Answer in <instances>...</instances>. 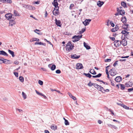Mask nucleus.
<instances>
[{
    "mask_svg": "<svg viewBox=\"0 0 133 133\" xmlns=\"http://www.w3.org/2000/svg\"><path fill=\"white\" fill-rule=\"evenodd\" d=\"M111 61V59H107L105 60V62H110Z\"/></svg>",
    "mask_w": 133,
    "mask_h": 133,
    "instance_id": "603ef678",
    "label": "nucleus"
},
{
    "mask_svg": "<svg viewBox=\"0 0 133 133\" xmlns=\"http://www.w3.org/2000/svg\"><path fill=\"white\" fill-rule=\"evenodd\" d=\"M114 45L116 47L120 46L121 44V41L116 40L114 42Z\"/></svg>",
    "mask_w": 133,
    "mask_h": 133,
    "instance_id": "39448f33",
    "label": "nucleus"
},
{
    "mask_svg": "<svg viewBox=\"0 0 133 133\" xmlns=\"http://www.w3.org/2000/svg\"><path fill=\"white\" fill-rule=\"evenodd\" d=\"M94 86L95 88H97L99 91L102 92L103 90H104V88L103 87L95 83L94 85Z\"/></svg>",
    "mask_w": 133,
    "mask_h": 133,
    "instance_id": "7ed1b4c3",
    "label": "nucleus"
},
{
    "mask_svg": "<svg viewBox=\"0 0 133 133\" xmlns=\"http://www.w3.org/2000/svg\"><path fill=\"white\" fill-rule=\"evenodd\" d=\"M56 72L57 74H59L61 73V71L59 70H57L56 71Z\"/></svg>",
    "mask_w": 133,
    "mask_h": 133,
    "instance_id": "37998d69",
    "label": "nucleus"
},
{
    "mask_svg": "<svg viewBox=\"0 0 133 133\" xmlns=\"http://www.w3.org/2000/svg\"><path fill=\"white\" fill-rule=\"evenodd\" d=\"M110 81H111V85H112V86H114L115 85V84H114V83L112 82L111 80H110Z\"/></svg>",
    "mask_w": 133,
    "mask_h": 133,
    "instance_id": "69168bd1",
    "label": "nucleus"
},
{
    "mask_svg": "<svg viewBox=\"0 0 133 133\" xmlns=\"http://www.w3.org/2000/svg\"><path fill=\"white\" fill-rule=\"evenodd\" d=\"M47 15H48V14H47V11H46L45 12V17H47Z\"/></svg>",
    "mask_w": 133,
    "mask_h": 133,
    "instance_id": "774afa93",
    "label": "nucleus"
},
{
    "mask_svg": "<svg viewBox=\"0 0 133 133\" xmlns=\"http://www.w3.org/2000/svg\"><path fill=\"white\" fill-rule=\"evenodd\" d=\"M58 8L59 7H58L57 10H55V11H53V13L55 16H57L59 14L58 12Z\"/></svg>",
    "mask_w": 133,
    "mask_h": 133,
    "instance_id": "4468645a",
    "label": "nucleus"
},
{
    "mask_svg": "<svg viewBox=\"0 0 133 133\" xmlns=\"http://www.w3.org/2000/svg\"><path fill=\"white\" fill-rule=\"evenodd\" d=\"M12 62L10 60L3 59V61H2V63H4L5 64H11L12 63Z\"/></svg>",
    "mask_w": 133,
    "mask_h": 133,
    "instance_id": "0eeeda50",
    "label": "nucleus"
},
{
    "mask_svg": "<svg viewBox=\"0 0 133 133\" xmlns=\"http://www.w3.org/2000/svg\"><path fill=\"white\" fill-rule=\"evenodd\" d=\"M36 31H40V30H38V29H36L35 30H34V31L36 33L38 34V33L37 32H36Z\"/></svg>",
    "mask_w": 133,
    "mask_h": 133,
    "instance_id": "680f3d73",
    "label": "nucleus"
},
{
    "mask_svg": "<svg viewBox=\"0 0 133 133\" xmlns=\"http://www.w3.org/2000/svg\"><path fill=\"white\" fill-rule=\"evenodd\" d=\"M123 108L127 109H129V107L125 105L123 106Z\"/></svg>",
    "mask_w": 133,
    "mask_h": 133,
    "instance_id": "8fccbe9b",
    "label": "nucleus"
},
{
    "mask_svg": "<svg viewBox=\"0 0 133 133\" xmlns=\"http://www.w3.org/2000/svg\"><path fill=\"white\" fill-rule=\"evenodd\" d=\"M52 4L54 6H57V7H58V4L57 2V0H54L53 3H52Z\"/></svg>",
    "mask_w": 133,
    "mask_h": 133,
    "instance_id": "412c9836",
    "label": "nucleus"
},
{
    "mask_svg": "<svg viewBox=\"0 0 133 133\" xmlns=\"http://www.w3.org/2000/svg\"><path fill=\"white\" fill-rule=\"evenodd\" d=\"M84 75L85 76L88 77L89 78H90L92 76V75L89 73L88 74L84 73Z\"/></svg>",
    "mask_w": 133,
    "mask_h": 133,
    "instance_id": "bb28decb",
    "label": "nucleus"
},
{
    "mask_svg": "<svg viewBox=\"0 0 133 133\" xmlns=\"http://www.w3.org/2000/svg\"><path fill=\"white\" fill-rule=\"evenodd\" d=\"M91 72H92V74L93 75H96V72H95L94 69H91Z\"/></svg>",
    "mask_w": 133,
    "mask_h": 133,
    "instance_id": "e433bc0d",
    "label": "nucleus"
},
{
    "mask_svg": "<svg viewBox=\"0 0 133 133\" xmlns=\"http://www.w3.org/2000/svg\"><path fill=\"white\" fill-rule=\"evenodd\" d=\"M125 84L127 87H131L132 86V82H129L128 83H127Z\"/></svg>",
    "mask_w": 133,
    "mask_h": 133,
    "instance_id": "b1692460",
    "label": "nucleus"
},
{
    "mask_svg": "<svg viewBox=\"0 0 133 133\" xmlns=\"http://www.w3.org/2000/svg\"><path fill=\"white\" fill-rule=\"evenodd\" d=\"M51 129L53 130H55V129H56L57 127L56 126L55 127L54 125H51Z\"/></svg>",
    "mask_w": 133,
    "mask_h": 133,
    "instance_id": "c9c22d12",
    "label": "nucleus"
},
{
    "mask_svg": "<svg viewBox=\"0 0 133 133\" xmlns=\"http://www.w3.org/2000/svg\"><path fill=\"white\" fill-rule=\"evenodd\" d=\"M4 2L7 3H11L12 2V1L11 0H3Z\"/></svg>",
    "mask_w": 133,
    "mask_h": 133,
    "instance_id": "c85d7f7f",
    "label": "nucleus"
},
{
    "mask_svg": "<svg viewBox=\"0 0 133 133\" xmlns=\"http://www.w3.org/2000/svg\"><path fill=\"white\" fill-rule=\"evenodd\" d=\"M129 32H127L125 30H122L121 32V33L122 34H124V33H127L128 34L129 33Z\"/></svg>",
    "mask_w": 133,
    "mask_h": 133,
    "instance_id": "4c0bfd02",
    "label": "nucleus"
},
{
    "mask_svg": "<svg viewBox=\"0 0 133 133\" xmlns=\"http://www.w3.org/2000/svg\"><path fill=\"white\" fill-rule=\"evenodd\" d=\"M8 51L9 52V53L13 57H14V56H15V55L14 54V52L13 51H11L9 49L8 50Z\"/></svg>",
    "mask_w": 133,
    "mask_h": 133,
    "instance_id": "5701e85b",
    "label": "nucleus"
},
{
    "mask_svg": "<svg viewBox=\"0 0 133 133\" xmlns=\"http://www.w3.org/2000/svg\"><path fill=\"white\" fill-rule=\"evenodd\" d=\"M35 92L37 94L40 96H41L42 94V93L39 92H38L37 90H35Z\"/></svg>",
    "mask_w": 133,
    "mask_h": 133,
    "instance_id": "58836bf2",
    "label": "nucleus"
},
{
    "mask_svg": "<svg viewBox=\"0 0 133 133\" xmlns=\"http://www.w3.org/2000/svg\"><path fill=\"white\" fill-rule=\"evenodd\" d=\"M98 122L99 124H101V123H102V122L100 120H98Z\"/></svg>",
    "mask_w": 133,
    "mask_h": 133,
    "instance_id": "0e129e2a",
    "label": "nucleus"
},
{
    "mask_svg": "<svg viewBox=\"0 0 133 133\" xmlns=\"http://www.w3.org/2000/svg\"><path fill=\"white\" fill-rule=\"evenodd\" d=\"M121 44L123 46H126L127 44V41L124 38H123L122 41H121Z\"/></svg>",
    "mask_w": 133,
    "mask_h": 133,
    "instance_id": "ddd939ff",
    "label": "nucleus"
},
{
    "mask_svg": "<svg viewBox=\"0 0 133 133\" xmlns=\"http://www.w3.org/2000/svg\"><path fill=\"white\" fill-rule=\"evenodd\" d=\"M38 83L40 84L41 85H42L43 84V82L42 81L39 80L38 81Z\"/></svg>",
    "mask_w": 133,
    "mask_h": 133,
    "instance_id": "ea45409f",
    "label": "nucleus"
},
{
    "mask_svg": "<svg viewBox=\"0 0 133 133\" xmlns=\"http://www.w3.org/2000/svg\"><path fill=\"white\" fill-rule=\"evenodd\" d=\"M103 4L104 2H103L99 1L97 3V5L99 7H101Z\"/></svg>",
    "mask_w": 133,
    "mask_h": 133,
    "instance_id": "6ab92c4d",
    "label": "nucleus"
},
{
    "mask_svg": "<svg viewBox=\"0 0 133 133\" xmlns=\"http://www.w3.org/2000/svg\"><path fill=\"white\" fill-rule=\"evenodd\" d=\"M14 63L16 64L17 65L19 63V62L17 61H14Z\"/></svg>",
    "mask_w": 133,
    "mask_h": 133,
    "instance_id": "09e8293b",
    "label": "nucleus"
},
{
    "mask_svg": "<svg viewBox=\"0 0 133 133\" xmlns=\"http://www.w3.org/2000/svg\"><path fill=\"white\" fill-rule=\"evenodd\" d=\"M84 46L87 49H90V47L85 42H84Z\"/></svg>",
    "mask_w": 133,
    "mask_h": 133,
    "instance_id": "a211bd4d",
    "label": "nucleus"
},
{
    "mask_svg": "<svg viewBox=\"0 0 133 133\" xmlns=\"http://www.w3.org/2000/svg\"><path fill=\"white\" fill-rule=\"evenodd\" d=\"M74 47L73 43L72 44V42L71 41H69L67 44L66 46V50L68 51H70L71 50H72Z\"/></svg>",
    "mask_w": 133,
    "mask_h": 133,
    "instance_id": "f257e3e1",
    "label": "nucleus"
},
{
    "mask_svg": "<svg viewBox=\"0 0 133 133\" xmlns=\"http://www.w3.org/2000/svg\"><path fill=\"white\" fill-rule=\"evenodd\" d=\"M104 90H103L102 92L103 93H104L105 92H109V90L108 89H106L105 90H104Z\"/></svg>",
    "mask_w": 133,
    "mask_h": 133,
    "instance_id": "79ce46f5",
    "label": "nucleus"
},
{
    "mask_svg": "<svg viewBox=\"0 0 133 133\" xmlns=\"http://www.w3.org/2000/svg\"><path fill=\"white\" fill-rule=\"evenodd\" d=\"M0 55H2L6 56H8V55L3 50L0 51Z\"/></svg>",
    "mask_w": 133,
    "mask_h": 133,
    "instance_id": "2eb2a0df",
    "label": "nucleus"
},
{
    "mask_svg": "<svg viewBox=\"0 0 133 133\" xmlns=\"http://www.w3.org/2000/svg\"><path fill=\"white\" fill-rule=\"evenodd\" d=\"M107 125L108 126V127H110L113 128L115 129H116L117 128L115 126V125L110 124H107Z\"/></svg>",
    "mask_w": 133,
    "mask_h": 133,
    "instance_id": "a878e982",
    "label": "nucleus"
},
{
    "mask_svg": "<svg viewBox=\"0 0 133 133\" xmlns=\"http://www.w3.org/2000/svg\"><path fill=\"white\" fill-rule=\"evenodd\" d=\"M16 110L17 111H19V112H22L23 111V110H22L18 108L16 109Z\"/></svg>",
    "mask_w": 133,
    "mask_h": 133,
    "instance_id": "49530a36",
    "label": "nucleus"
},
{
    "mask_svg": "<svg viewBox=\"0 0 133 133\" xmlns=\"http://www.w3.org/2000/svg\"><path fill=\"white\" fill-rule=\"evenodd\" d=\"M109 38L112 41H114L115 40V38L114 37H109Z\"/></svg>",
    "mask_w": 133,
    "mask_h": 133,
    "instance_id": "5fc2aeb1",
    "label": "nucleus"
},
{
    "mask_svg": "<svg viewBox=\"0 0 133 133\" xmlns=\"http://www.w3.org/2000/svg\"><path fill=\"white\" fill-rule=\"evenodd\" d=\"M19 80L20 81L23 82L24 81V78L22 76H20L19 78Z\"/></svg>",
    "mask_w": 133,
    "mask_h": 133,
    "instance_id": "72a5a7b5",
    "label": "nucleus"
},
{
    "mask_svg": "<svg viewBox=\"0 0 133 133\" xmlns=\"http://www.w3.org/2000/svg\"><path fill=\"white\" fill-rule=\"evenodd\" d=\"M55 21L56 22V25H57L58 26H61V22L59 20H57V19L56 18L55 19Z\"/></svg>",
    "mask_w": 133,
    "mask_h": 133,
    "instance_id": "dca6fc26",
    "label": "nucleus"
},
{
    "mask_svg": "<svg viewBox=\"0 0 133 133\" xmlns=\"http://www.w3.org/2000/svg\"><path fill=\"white\" fill-rule=\"evenodd\" d=\"M85 29H82L81 32V31H80V33H82L83 32H84V31H85Z\"/></svg>",
    "mask_w": 133,
    "mask_h": 133,
    "instance_id": "6e6d98bb",
    "label": "nucleus"
},
{
    "mask_svg": "<svg viewBox=\"0 0 133 133\" xmlns=\"http://www.w3.org/2000/svg\"><path fill=\"white\" fill-rule=\"evenodd\" d=\"M14 14L15 16H19V14L17 11L16 10H14Z\"/></svg>",
    "mask_w": 133,
    "mask_h": 133,
    "instance_id": "cd10ccee",
    "label": "nucleus"
},
{
    "mask_svg": "<svg viewBox=\"0 0 133 133\" xmlns=\"http://www.w3.org/2000/svg\"><path fill=\"white\" fill-rule=\"evenodd\" d=\"M116 31V29H115V28H113L111 30V31L112 32H115V31Z\"/></svg>",
    "mask_w": 133,
    "mask_h": 133,
    "instance_id": "bf43d9fd",
    "label": "nucleus"
},
{
    "mask_svg": "<svg viewBox=\"0 0 133 133\" xmlns=\"http://www.w3.org/2000/svg\"><path fill=\"white\" fill-rule=\"evenodd\" d=\"M132 90H133V87L128 89V91L129 92H131Z\"/></svg>",
    "mask_w": 133,
    "mask_h": 133,
    "instance_id": "de8ad7c7",
    "label": "nucleus"
},
{
    "mask_svg": "<svg viewBox=\"0 0 133 133\" xmlns=\"http://www.w3.org/2000/svg\"><path fill=\"white\" fill-rule=\"evenodd\" d=\"M71 57L73 59H78L80 57V56H77L76 55H71Z\"/></svg>",
    "mask_w": 133,
    "mask_h": 133,
    "instance_id": "f3484780",
    "label": "nucleus"
},
{
    "mask_svg": "<svg viewBox=\"0 0 133 133\" xmlns=\"http://www.w3.org/2000/svg\"><path fill=\"white\" fill-rule=\"evenodd\" d=\"M22 94L23 97L24 99H25L26 98V94L24 92H22Z\"/></svg>",
    "mask_w": 133,
    "mask_h": 133,
    "instance_id": "2f4dec72",
    "label": "nucleus"
},
{
    "mask_svg": "<svg viewBox=\"0 0 133 133\" xmlns=\"http://www.w3.org/2000/svg\"><path fill=\"white\" fill-rule=\"evenodd\" d=\"M121 87V88L122 90H124L125 88L124 85L123 84H120Z\"/></svg>",
    "mask_w": 133,
    "mask_h": 133,
    "instance_id": "473e14b6",
    "label": "nucleus"
},
{
    "mask_svg": "<svg viewBox=\"0 0 133 133\" xmlns=\"http://www.w3.org/2000/svg\"><path fill=\"white\" fill-rule=\"evenodd\" d=\"M110 24L113 27H114L115 26L114 24L113 23L112 21H111L110 22Z\"/></svg>",
    "mask_w": 133,
    "mask_h": 133,
    "instance_id": "c03bdc74",
    "label": "nucleus"
},
{
    "mask_svg": "<svg viewBox=\"0 0 133 133\" xmlns=\"http://www.w3.org/2000/svg\"><path fill=\"white\" fill-rule=\"evenodd\" d=\"M91 21V20L90 19H86L83 22V23L85 26H86L89 24V22Z\"/></svg>",
    "mask_w": 133,
    "mask_h": 133,
    "instance_id": "1a4fd4ad",
    "label": "nucleus"
},
{
    "mask_svg": "<svg viewBox=\"0 0 133 133\" xmlns=\"http://www.w3.org/2000/svg\"><path fill=\"white\" fill-rule=\"evenodd\" d=\"M64 123L65 125H68L69 124V123L67 120H65Z\"/></svg>",
    "mask_w": 133,
    "mask_h": 133,
    "instance_id": "f704fd0d",
    "label": "nucleus"
},
{
    "mask_svg": "<svg viewBox=\"0 0 133 133\" xmlns=\"http://www.w3.org/2000/svg\"><path fill=\"white\" fill-rule=\"evenodd\" d=\"M129 35V34H123V35L122 36V39H123V37L124 38H127L128 39V36Z\"/></svg>",
    "mask_w": 133,
    "mask_h": 133,
    "instance_id": "4be33fe9",
    "label": "nucleus"
},
{
    "mask_svg": "<svg viewBox=\"0 0 133 133\" xmlns=\"http://www.w3.org/2000/svg\"><path fill=\"white\" fill-rule=\"evenodd\" d=\"M82 35L80 36H74L72 37V39L73 40L72 41L74 42L78 41L82 38Z\"/></svg>",
    "mask_w": 133,
    "mask_h": 133,
    "instance_id": "f03ea898",
    "label": "nucleus"
},
{
    "mask_svg": "<svg viewBox=\"0 0 133 133\" xmlns=\"http://www.w3.org/2000/svg\"><path fill=\"white\" fill-rule=\"evenodd\" d=\"M97 77H100L102 75V74L100 73L98 75H96Z\"/></svg>",
    "mask_w": 133,
    "mask_h": 133,
    "instance_id": "4d7b16f0",
    "label": "nucleus"
},
{
    "mask_svg": "<svg viewBox=\"0 0 133 133\" xmlns=\"http://www.w3.org/2000/svg\"><path fill=\"white\" fill-rule=\"evenodd\" d=\"M37 39V38H33L32 39V41H36Z\"/></svg>",
    "mask_w": 133,
    "mask_h": 133,
    "instance_id": "052dcab7",
    "label": "nucleus"
},
{
    "mask_svg": "<svg viewBox=\"0 0 133 133\" xmlns=\"http://www.w3.org/2000/svg\"><path fill=\"white\" fill-rule=\"evenodd\" d=\"M5 17L7 19L9 20L10 19L12 18L11 19L12 21H13L14 20V19L13 18H12V14L10 13H8L6 14L5 15Z\"/></svg>",
    "mask_w": 133,
    "mask_h": 133,
    "instance_id": "20e7f679",
    "label": "nucleus"
},
{
    "mask_svg": "<svg viewBox=\"0 0 133 133\" xmlns=\"http://www.w3.org/2000/svg\"><path fill=\"white\" fill-rule=\"evenodd\" d=\"M68 94L69 95V96L72 99L74 100H75L76 99V98L75 97V96H72V94L70 93H68Z\"/></svg>",
    "mask_w": 133,
    "mask_h": 133,
    "instance_id": "393cba45",
    "label": "nucleus"
},
{
    "mask_svg": "<svg viewBox=\"0 0 133 133\" xmlns=\"http://www.w3.org/2000/svg\"><path fill=\"white\" fill-rule=\"evenodd\" d=\"M77 69H81L83 68L82 64L81 63H77L76 66Z\"/></svg>",
    "mask_w": 133,
    "mask_h": 133,
    "instance_id": "423d86ee",
    "label": "nucleus"
},
{
    "mask_svg": "<svg viewBox=\"0 0 133 133\" xmlns=\"http://www.w3.org/2000/svg\"><path fill=\"white\" fill-rule=\"evenodd\" d=\"M26 8L29 10H35V9L34 7L28 5L26 6Z\"/></svg>",
    "mask_w": 133,
    "mask_h": 133,
    "instance_id": "9b49d317",
    "label": "nucleus"
},
{
    "mask_svg": "<svg viewBox=\"0 0 133 133\" xmlns=\"http://www.w3.org/2000/svg\"><path fill=\"white\" fill-rule=\"evenodd\" d=\"M115 71V70L114 68H112L109 71L110 74L112 76H114L116 74V72H115V71L112 72V71Z\"/></svg>",
    "mask_w": 133,
    "mask_h": 133,
    "instance_id": "6e6552de",
    "label": "nucleus"
},
{
    "mask_svg": "<svg viewBox=\"0 0 133 133\" xmlns=\"http://www.w3.org/2000/svg\"><path fill=\"white\" fill-rule=\"evenodd\" d=\"M121 5L124 7H126V3L124 2H122L121 3Z\"/></svg>",
    "mask_w": 133,
    "mask_h": 133,
    "instance_id": "7c9ffc66",
    "label": "nucleus"
},
{
    "mask_svg": "<svg viewBox=\"0 0 133 133\" xmlns=\"http://www.w3.org/2000/svg\"><path fill=\"white\" fill-rule=\"evenodd\" d=\"M119 14L120 15L123 16L124 15L125 13V11L124 10H121V12H119Z\"/></svg>",
    "mask_w": 133,
    "mask_h": 133,
    "instance_id": "c756f323",
    "label": "nucleus"
},
{
    "mask_svg": "<svg viewBox=\"0 0 133 133\" xmlns=\"http://www.w3.org/2000/svg\"><path fill=\"white\" fill-rule=\"evenodd\" d=\"M95 84H93L91 83L90 82L88 84V85L90 87L92 85H94Z\"/></svg>",
    "mask_w": 133,
    "mask_h": 133,
    "instance_id": "a19ab883",
    "label": "nucleus"
},
{
    "mask_svg": "<svg viewBox=\"0 0 133 133\" xmlns=\"http://www.w3.org/2000/svg\"><path fill=\"white\" fill-rule=\"evenodd\" d=\"M44 132L45 133H49V131L47 130H45L44 131Z\"/></svg>",
    "mask_w": 133,
    "mask_h": 133,
    "instance_id": "338daca9",
    "label": "nucleus"
},
{
    "mask_svg": "<svg viewBox=\"0 0 133 133\" xmlns=\"http://www.w3.org/2000/svg\"><path fill=\"white\" fill-rule=\"evenodd\" d=\"M44 40L45 41H46L47 42H48L49 43L50 45H52V44H51V43L49 41H47L46 39H44Z\"/></svg>",
    "mask_w": 133,
    "mask_h": 133,
    "instance_id": "864d4df0",
    "label": "nucleus"
},
{
    "mask_svg": "<svg viewBox=\"0 0 133 133\" xmlns=\"http://www.w3.org/2000/svg\"><path fill=\"white\" fill-rule=\"evenodd\" d=\"M115 80L116 82H119L122 81V78L120 76H117L115 78Z\"/></svg>",
    "mask_w": 133,
    "mask_h": 133,
    "instance_id": "f8f14e48",
    "label": "nucleus"
},
{
    "mask_svg": "<svg viewBox=\"0 0 133 133\" xmlns=\"http://www.w3.org/2000/svg\"><path fill=\"white\" fill-rule=\"evenodd\" d=\"M121 21L124 23H125L127 22V19L125 17H122Z\"/></svg>",
    "mask_w": 133,
    "mask_h": 133,
    "instance_id": "aec40b11",
    "label": "nucleus"
},
{
    "mask_svg": "<svg viewBox=\"0 0 133 133\" xmlns=\"http://www.w3.org/2000/svg\"><path fill=\"white\" fill-rule=\"evenodd\" d=\"M54 6L55 7L54 8V10L53 11H55V10H57V6Z\"/></svg>",
    "mask_w": 133,
    "mask_h": 133,
    "instance_id": "e2e57ef3",
    "label": "nucleus"
},
{
    "mask_svg": "<svg viewBox=\"0 0 133 133\" xmlns=\"http://www.w3.org/2000/svg\"><path fill=\"white\" fill-rule=\"evenodd\" d=\"M41 96H42L45 99H46L47 98L46 97V96H45L44 94H42Z\"/></svg>",
    "mask_w": 133,
    "mask_h": 133,
    "instance_id": "13d9d810",
    "label": "nucleus"
},
{
    "mask_svg": "<svg viewBox=\"0 0 133 133\" xmlns=\"http://www.w3.org/2000/svg\"><path fill=\"white\" fill-rule=\"evenodd\" d=\"M48 66L52 71L55 70L56 68V65L55 64L52 65L51 64H49L48 65Z\"/></svg>",
    "mask_w": 133,
    "mask_h": 133,
    "instance_id": "9d476101",
    "label": "nucleus"
},
{
    "mask_svg": "<svg viewBox=\"0 0 133 133\" xmlns=\"http://www.w3.org/2000/svg\"><path fill=\"white\" fill-rule=\"evenodd\" d=\"M118 62V61H116L113 64V66H116V65L117 64H118V63H117V62Z\"/></svg>",
    "mask_w": 133,
    "mask_h": 133,
    "instance_id": "a18cd8bd",
    "label": "nucleus"
},
{
    "mask_svg": "<svg viewBox=\"0 0 133 133\" xmlns=\"http://www.w3.org/2000/svg\"><path fill=\"white\" fill-rule=\"evenodd\" d=\"M14 75L16 77H18V73L16 72H14Z\"/></svg>",
    "mask_w": 133,
    "mask_h": 133,
    "instance_id": "3c124183",
    "label": "nucleus"
}]
</instances>
